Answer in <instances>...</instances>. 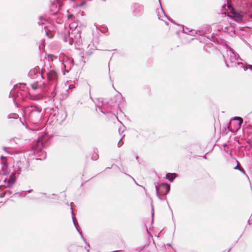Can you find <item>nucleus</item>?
I'll return each instance as SVG.
<instances>
[{
	"label": "nucleus",
	"instance_id": "f257e3e1",
	"mask_svg": "<svg viewBox=\"0 0 252 252\" xmlns=\"http://www.w3.org/2000/svg\"><path fill=\"white\" fill-rule=\"evenodd\" d=\"M48 80L50 81H55L58 80V74L54 70H50L47 73Z\"/></svg>",
	"mask_w": 252,
	"mask_h": 252
},
{
	"label": "nucleus",
	"instance_id": "f03ea898",
	"mask_svg": "<svg viewBox=\"0 0 252 252\" xmlns=\"http://www.w3.org/2000/svg\"><path fill=\"white\" fill-rule=\"evenodd\" d=\"M160 189H162L163 193L166 194L168 193L170 190V186L167 184H162L160 186Z\"/></svg>",
	"mask_w": 252,
	"mask_h": 252
},
{
	"label": "nucleus",
	"instance_id": "7ed1b4c3",
	"mask_svg": "<svg viewBox=\"0 0 252 252\" xmlns=\"http://www.w3.org/2000/svg\"><path fill=\"white\" fill-rule=\"evenodd\" d=\"M43 137L41 136L39 137L37 141L35 147L38 151H41L42 150V147L43 146Z\"/></svg>",
	"mask_w": 252,
	"mask_h": 252
},
{
	"label": "nucleus",
	"instance_id": "20e7f679",
	"mask_svg": "<svg viewBox=\"0 0 252 252\" xmlns=\"http://www.w3.org/2000/svg\"><path fill=\"white\" fill-rule=\"evenodd\" d=\"M233 15L232 17H233L235 20L238 22L241 21L242 20V16L237 12H233Z\"/></svg>",
	"mask_w": 252,
	"mask_h": 252
},
{
	"label": "nucleus",
	"instance_id": "39448f33",
	"mask_svg": "<svg viewBox=\"0 0 252 252\" xmlns=\"http://www.w3.org/2000/svg\"><path fill=\"white\" fill-rule=\"evenodd\" d=\"M176 177L175 174L168 173L166 175V178L170 182H173Z\"/></svg>",
	"mask_w": 252,
	"mask_h": 252
},
{
	"label": "nucleus",
	"instance_id": "423d86ee",
	"mask_svg": "<svg viewBox=\"0 0 252 252\" xmlns=\"http://www.w3.org/2000/svg\"><path fill=\"white\" fill-rule=\"evenodd\" d=\"M234 120H238L239 121V127H240L243 123V119L241 117H237L235 118Z\"/></svg>",
	"mask_w": 252,
	"mask_h": 252
},
{
	"label": "nucleus",
	"instance_id": "0eeeda50",
	"mask_svg": "<svg viewBox=\"0 0 252 252\" xmlns=\"http://www.w3.org/2000/svg\"><path fill=\"white\" fill-rule=\"evenodd\" d=\"M46 32V35L47 36H48L50 38H51L52 37V34L50 35H49V33L47 32Z\"/></svg>",
	"mask_w": 252,
	"mask_h": 252
},
{
	"label": "nucleus",
	"instance_id": "6e6552de",
	"mask_svg": "<svg viewBox=\"0 0 252 252\" xmlns=\"http://www.w3.org/2000/svg\"><path fill=\"white\" fill-rule=\"evenodd\" d=\"M238 165H237V166L236 167H235L234 168H235V169H238Z\"/></svg>",
	"mask_w": 252,
	"mask_h": 252
},
{
	"label": "nucleus",
	"instance_id": "1a4fd4ad",
	"mask_svg": "<svg viewBox=\"0 0 252 252\" xmlns=\"http://www.w3.org/2000/svg\"><path fill=\"white\" fill-rule=\"evenodd\" d=\"M1 158H2H2H5V157H3V156H2L1 157Z\"/></svg>",
	"mask_w": 252,
	"mask_h": 252
},
{
	"label": "nucleus",
	"instance_id": "9d476101",
	"mask_svg": "<svg viewBox=\"0 0 252 252\" xmlns=\"http://www.w3.org/2000/svg\"><path fill=\"white\" fill-rule=\"evenodd\" d=\"M251 17H252V15H251Z\"/></svg>",
	"mask_w": 252,
	"mask_h": 252
}]
</instances>
